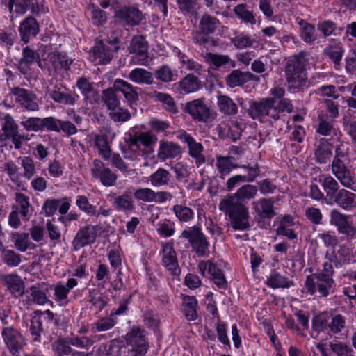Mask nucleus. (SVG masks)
Here are the masks:
<instances>
[{"label":"nucleus","mask_w":356,"mask_h":356,"mask_svg":"<svg viewBox=\"0 0 356 356\" xmlns=\"http://www.w3.org/2000/svg\"><path fill=\"white\" fill-rule=\"evenodd\" d=\"M308 57V54L300 52L287 60L284 72L289 90L295 92L309 86L306 68Z\"/></svg>","instance_id":"f257e3e1"},{"label":"nucleus","mask_w":356,"mask_h":356,"mask_svg":"<svg viewBox=\"0 0 356 356\" xmlns=\"http://www.w3.org/2000/svg\"><path fill=\"white\" fill-rule=\"evenodd\" d=\"M219 209L229 217L231 226L234 230L244 231L250 228L248 208L234 197L222 200Z\"/></svg>","instance_id":"f03ea898"},{"label":"nucleus","mask_w":356,"mask_h":356,"mask_svg":"<svg viewBox=\"0 0 356 356\" xmlns=\"http://www.w3.org/2000/svg\"><path fill=\"white\" fill-rule=\"evenodd\" d=\"M220 24V21L216 17L204 13L201 17L199 29L192 33L193 42L203 47L207 50L216 47L217 41L210 36V34L216 32Z\"/></svg>","instance_id":"7ed1b4c3"},{"label":"nucleus","mask_w":356,"mask_h":356,"mask_svg":"<svg viewBox=\"0 0 356 356\" xmlns=\"http://www.w3.org/2000/svg\"><path fill=\"white\" fill-rule=\"evenodd\" d=\"M157 140V137L151 132H141L130 138L129 149L136 158L143 156L147 159L152 156L154 152L152 146Z\"/></svg>","instance_id":"20e7f679"},{"label":"nucleus","mask_w":356,"mask_h":356,"mask_svg":"<svg viewBox=\"0 0 356 356\" xmlns=\"http://www.w3.org/2000/svg\"><path fill=\"white\" fill-rule=\"evenodd\" d=\"M181 237L188 241L193 252L198 257H204L209 253V243L200 226L194 225L183 230Z\"/></svg>","instance_id":"39448f33"},{"label":"nucleus","mask_w":356,"mask_h":356,"mask_svg":"<svg viewBox=\"0 0 356 356\" xmlns=\"http://www.w3.org/2000/svg\"><path fill=\"white\" fill-rule=\"evenodd\" d=\"M248 115L253 120H261L268 116L274 120H278L273 98H263L260 101L250 100L248 109Z\"/></svg>","instance_id":"423d86ee"},{"label":"nucleus","mask_w":356,"mask_h":356,"mask_svg":"<svg viewBox=\"0 0 356 356\" xmlns=\"http://www.w3.org/2000/svg\"><path fill=\"white\" fill-rule=\"evenodd\" d=\"M124 339L127 346L132 348L129 351L134 356H143L148 348V343L145 338V331L139 326H133L126 334Z\"/></svg>","instance_id":"0eeeda50"},{"label":"nucleus","mask_w":356,"mask_h":356,"mask_svg":"<svg viewBox=\"0 0 356 356\" xmlns=\"http://www.w3.org/2000/svg\"><path fill=\"white\" fill-rule=\"evenodd\" d=\"M305 286L310 294L318 292L321 296L327 297L330 290L334 288L335 282L334 280L327 279L313 273L307 277Z\"/></svg>","instance_id":"6e6552de"},{"label":"nucleus","mask_w":356,"mask_h":356,"mask_svg":"<svg viewBox=\"0 0 356 356\" xmlns=\"http://www.w3.org/2000/svg\"><path fill=\"white\" fill-rule=\"evenodd\" d=\"M1 336L4 343L13 356H19L20 351L26 344L25 339L15 328L11 326L2 329Z\"/></svg>","instance_id":"1a4fd4ad"},{"label":"nucleus","mask_w":356,"mask_h":356,"mask_svg":"<svg viewBox=\"0 0 356 356\" xmlns=\"http://www.w3.org/2000/svg\"><path fill=\"white\" fill-rule=\"evenodd\" d=\"M114 17L123 26L130 27L138 26L145 19L142 11L135 6H124L115 11Z\"/></svg>","instance_id":"9d476101"},{"label":"nucleus","mask_w":356,"mask_h":356,"mask_svg":"<svg viewBox=\"0 0 356 356\" xmlns=\"http://www.w3.org/2000/svg\"><path fill=\"white\" fill-rule=\"evenodd\" d=\"M149 49L148 42L143 35H138L132 38L130 45L128 47L130 54H134L138 56L133 57L132 63L138 65H147L149 63L147 52Z\"/></svg>","instance_id":"9b49d317"},{"label":"nucleus","mask_w":356,"mask_h":356,"mask_svg":"<svg viewBox=\"0 0 356 356\" xmlns=\"http://www.w3.org/2000/svg\"><path fill=\"white\" fill-rule=\"evenodd\" d=\"M184 112L190 115L193 120L200 122H207L211 115L210 108L204 98H198L187 102Z\"/></svg>","instance_id":"f8f14e48"},{"label":"nucleus","mask_w":356,"mask_h":356,"mask_svg":"<svg viewBox=\"0 0 356 356\" xmlns=\"http://www.w3.org/2000/svg\"><path fill=\"white\" fill-rule=\"evenodd\" d=\"M92 177L99 180L106 187L113 186L116 184L118 176L99 159H95L91 166Z\"/></svg>","instance_id":"ddd939ff"},{"label":"nucleus","mask_w":356,"mask_h":356,"mask_svg":"<svg viewBox=\"0 0 356 356\" xmlns=\"http://www.w3.org/2000/svg\"><path fill=\"white\" fill-rule=\"evenodd\" d=\"M350 159H340L333 158L331 169L332 173L346 188H351L355 181L349 169Z\"/></svg>","instance_id":"4468645a"},{"label":"nucleus","mask_w":356,"mask_h":356,"mask_svg":"<svg viewBox=\"0 0 356 356\" xmlns=\"http://www.w3.org/2000/svg\"><path fill=\"white\" fill-rule=\"evenodd\" d=\"M10 90L15 96V102L23 108L31 111L39 110L36 95L33 92L20 87L11 88Z\"/></svg>","instance_id":"2eb2a0df"},{"label":"nucleus","mask_w":356,"mask_h":356,"mask_svg":"<svg viewBox=\"0 0 356 356\" xmlns=\"http://www.w3.org/2000/svg\"><path fill=\"white\" fill-rule=\"evenodd\" d=\"M162 263L166 269L173 275H179L181 268L179 266L177 254L172 243L163 244L162 248Z\"/></svg>","instance_id":"dca6fc26"},{"label":"nucleus","mask_w":356,"mask_h":356,"mask_svg":"<svg viewBox=\"0 0 356 356\" xmlns=\"http://www.w3.org/2000/svg\"><path fill=\"white\" fill-rule=\"evenodd\" d=\"M97 230L95 226L87 225L81 227L76 233L72 244L76 250H79L86 245H90L95 241Z\"/></svg>","instance_id":"f3484780"},{"label":"nucleus","mask_w":356,"mask_h":356,"mask_svg":"<svg viewBox=\"0 0 356 356\" xmlns=\"http://www.w3.org/2000/svg\"><path fill=\"white\" fill-rule=\"evenodd\" d=\"M40 32V25L36 19L31 15L25 17L19 26L21 40L27 44L30 39L36 37Z\"/></svg>","instance_id":"a211bd4d"},{"label":"nucleus","mask_w":356,"mask_h":356,"mask_svg":"<svg viewBox=\"0 0 356 356\" xmlns=\"http://www.w3.org/2000/svg\"><path fill=\"white\" fill-rule=\"evenodd\" d=\"M325 258L330 262H332L337 268L342 267L345 264L350 263L353 258V254L349 248L344 245L339 246L338 250H332L331 252L327 251Z\"/></svg>","instance_id":"6ab92c4d"},{"label":"nucleus","mask_w":356,"mask_h":356,"mask_svg":"<svg viewBox=\"0 0 356 356\" xmlns=\"http://www.w3.org/2000/svg\"><path fill=\"white\" fill-rule=\"evenodd\" d=\"M113 88L120 92L129 104L136 103L139 99L140 88L122 79H116L113 81Z\"/></svg>","instance_id":"aec40b11"},{"label":"nucleus","mask_w":356,"mask_h":356,"mask_svg":"<svg viewBox=\"0 0 356 356\" xmlns=\"http://www.w3.org/2000/svg\"><path fill=\"white\" fill-rule=\"evenodd\" d=\"M275 198H261L252 202V208L257 215L263 220L271 219L276 216L274 204Z\"/></svg>","instance_id":"412c9836"},{"label":"nucleus","mask_w":356,"mask_h":356,"mask_svg":"<svg viewBox=\"0 0 356 356\" xmlns=\"http://www.w3.org/2000/svg\"><path fill=\"white\" fill-rule=\"evenodd\" d=\"M39 60V54L26 46L22 49V56L17 64V68L24 76L31 74V67Z\"/></svg>","instance_id":"4be33fe9"},{"label":"nucleus","mask_w":356,"mask_h":356,"mask_svg":"<svg viewBox=\"0 0 356 356\" xmlns=\"http://www.w3.org/2000/svg\"><path fill=\"white\" fill-rule=\"evenodd\" d=\"M180 139L188 146L189 154L191 157L195 159V163L197 166L203 164L205 162V157L202 154L203 146L200 143L197 142L193 137L184 132L180 136Z\"/></svg>","instance_id":"5701e85b"},{"label":"nucleus","mask_w":356,"mask_h":356,"mask_svg":"<svg viewBox=\"0 0 356 356\" xmlns=\"http://www.w3.org/2000/svg\"><path fill=\"white\" fill-rule=\"evenodd\" d=\"M0 280L5 283L10 293L16 298H20L26 292L24 282L16 274L0 275Z\"/></svg>","instance_id":"b1692460"},{"label":"nucleus","mask_w":356,"mask_h":356,"mask_svg":"<svg viewBox=\"0 0 356 356\" xmlns=\"http://www.w3.org/2000/svg\"><path fill=\"white\" fill-rule=\"evenodd\" d=\"M201 56L204 61L211 66L213 70H219L220 67L229 65L232 67H236V63L228 55L214 54L209 51H202Z\"/></svg>","instance_id":"393cba45"},{"label":"nucleus","mask_w":356,"mask_h":356,"mask_svg":"<svg viewBox=\"0 0 356 356\" xmlns=\"http://www.w3.org/2000/svg\"><path fill=\"white\" fill-rule=\"evenodd\" d=\"M26 299L24 301L29 305H44L48 302L53 305L47 296L45 291H42L39 284L31 286L25 292Z\"/></svg>","instance_id":"a878e982"},{"label":"nucleus","mask_w":356,"mask_h":356,"mask_svg":"<svg viewBox=\"0 0 356 356\" xmlns=\"http://www.w3.org/2000/svg\"><path fill=\"white\" fill-rule=\"evenodd\" d=\"M16 205H13L12 209L19 212L22 219L28 221L33 212V208L30 203L29 197L22 193L17 192L15 195Z\"/></svg>","instance_id":"bb28decb"},{"label":"nucleus","mask_w":356,"mask_h":356,"mask_svg":"<svg viewBox=\"0 0 356 356\" xmlns=\"http://www.w3.org/2000/svg\"><path fill=\"white\" fill-rule=\"evenodd\" d=\"M336 204L342 209L350 211L356 208V194L345 188H341L330 204Z\"/></svg>","instance_id":"cd10ccee"},{"label":"nucleus","mask_w":356,"mask_h":356,"mask_svg":"<svg viewBox=\"0 0 356 356\" xmlns=\"http://www.w3.org/2000/svg\"><path fill=\"white\" fill-rule=\"evenodd\" d=\"M323 54L327 56L338 69L344 54L343 44L339 41H334L328 44L323 49Z\"/></svg>","instance_id":"c85d7f7f"},{"label":"nucleus","mask_w":356,"mask_h":356,"mask_svg":"<svg viewBox=\"0 0 356 356\" xmlns=\"http://www.w3.org/2000/svg\"><path fill=\"white\" fill-rule=\"evenodd\" d=\"M319 181L321 183L324 192L325 193V198L330 203L341 189L340 188L339 184L330 175H321Z\"/></svg>","instance_id":"c756f323"},{"label":"nucleus","mask_w":356,"mask_h":356,"mask_svg":"<svg viewBox=\"0 0 356 356\" xmlns=\"http://www.w3.org/2000/svg\"><path fill=\"white\" fill-rule=\"evenodd\" d=\"M92 52L98 64H107L113 57L112 49L101 40H95Z\"/></svg>","instance_id":"7c9ffc66"},{"label":"nucleus","mask_w":356,"mask_h":356,"mask_svg":"<svg viewBox=\"0 0 356 356\" xmlns=\"http://www.w3.org/2000/svg\"><path fill=\"white\" fill-rule=\"evenodd\" d=\"M181 153V147L173 142L161 140L158 151V158L163 161L176 158Z\"/></svg>","instance_id":"2f4dec72"},{"label":"nucleus","mask_w":356,"mask_h":356,"mask_svg":"<svg viewBox=\"0 0 356 356\" xmlns=\"http://www.w3.org/2000/svg\"><path fill=\"white\" fill-rule=\"evenodd\" d=\"M181 93L189 94L197 91L201 88V81L193 74H188L175 83Z\"/></svg>","instance_id":"473e14b6"},{"label":"nucleus","mask_w":356,"mask_h":356,"mask_svg":"<svg viewBox=\"0 0 356 356\" xmlns=\"http://www.w3.org/2000/svg\"><path fill=\"white\" fill-rule=\"evenodd\" d=\"M77 88L90 104L97 103L99 100V92L94 88L93 83L89 81L86 77H81L76 82Z\"/></svg>","instance_id":"72a5a7b5"},{"label":"nucleus","mask_w":356,"mask_h":356,"mask_svg":"<svg viewBox=\"0 0 356 356\" xmlns=\"http://www.w3.org/2000/svg\"><path fill=\"white\" fill-rule=\"evenodd\" d=\"M113 86L102 90V102L108 111L116 110L120 106V97Z\"/></svg>","instance_id":"f704fd0d"},{"label":"nucleus","mask_w":356,"mask_h":356,"mask_svg":"<svg viewBox=\"0 0 356 356\" xmlns=\"http://www.w3.org/2000/svg\"><path fill=\"white\" fill-rule=\"evenodd\" d=\"M129 80L140 85H151L154 82L153 74L144 68H135L128 76Z\"/></svg>","instance_id":"c9c22d12"},{"label":"nucleus","mask_w":356,"mask_h":356,"mask_svg":"<svg viewBox=\"0 0 356 356\" xmlns=\"http://www.w3.org/2000/svg\"><path fill=\"white\" fill-rule=\"evenodd\" d=\"M219 111L226 115H235L238 113V106L228 95H220L217 97Z\"/></svg>","instance_id":"e433bc0d"},{"label":"nucleus","mask_w":356,"mask_h":356,"mask_svg":"<svg viewBox=\"0 0 356 356\" xmlns=\"http://www.w3.org/2000/svg\"><path fill=\"white\" fill-rule=\"evenodd\" d=\"M12 241L14 243L15 248L22 252H24L27 250H34L36 248V245L29 240L28 233H13Z\"/></svg>","instance_id":"4c0bfd02"},{"label":"nucleus","mask_w":356,"mask_h":356,"mask_svg":"<svg viewBox=\"0 0 356 356\" xmlns=\"http://www.w3.org/2000/svg\"><path fill=\"white\" fill-rule=\"evenodd\" d=\"M234 158L231 156H218L216 157V166L220 175V177L229 175L232 169L238 168V165L234 163Z\"/></svg>","instance_id":"58836bf2"},{"label":"nucleus","mask_w":356,"mask_h":356,"mask_svg":"<svg viewBox=\"0 0 356 356\" xmlns=\"http://www.w3.org/2000/svg\"><path fill=\"white\" fill-rule=\"evenodd\" d=\"M197 300L195 296H184L182 312L188 321H194L197 318Z\"/></svg>","instance_id":"ea45409f"},{"label":"nucleus","mask_w":356,"mask_h":356,"mask_svg":"<svg viewBox=\"0 0 356 356\" xmlns=\"http://www.w3.org/2000/svg\"><path fill=\"white\" fill-rule=\"evenodd\" d=\"M65 90H66L65 88L62 90L60 88H55L50 92V97L57 103L70 106L74 105L78 95L65 92Z\"/></svg>","instance_id":"a19ab883"},{"label":"nucleus","mask_w":356,"mask_h":356,"mask_svg":"<svg viewBox=\"0 0 356 356\" xmlns=\"http://www.w3.org/2000/svg\"><path fill=\"white\" fill-rule=\"evenodd\" d=\"M3 170L8 176L10 180L15 186L20 187L22 184V175L19 167L13 160L8 161L3 164Z\"/></svg>","instance_id":"79ce46f5"},{"label":"nucleus","mask_w":356,"mask_h":356,"mask_svg":"<svg viewBox=\"0 0 356 356\" xmlns=\"http://www.w3.org/2000/svg\"><path fill=\"white\" fill-rule=\"evenodd\" d=\"M154 75L157 80L165 83L175 81L178 78L177 71L166 64L160 66Z\"/></svg>","instance_id":"37998d69"},{"label":"nucleus","mask_w":356,"mask_h":356,"mask_svg":"<svg viewBox=\"0 0 356 356\" xmlns=\"http://www.w3.org/2000/svg\"><path fill=\"white\" fill-rule=\"evenodd\" d=\"M94 144L99 150V154L104 160H108L111 158V148L108 145V136L106 134H95Z\"/></svg>","instance_id":"c03bdc74"},{"label":"nucleus","mask_w":356,"mask_h":356,"mask_svg":"<svg viewBox=\"0 0 356 356\" xmlns=\"http://www.w3.org/2000/svg\"><path fill=\"white\" fill-rule=\"evenodd\" d=\"M268 285L273 288H289L293 285V282L288 277L281 275L276 270H273L267 280Z\"/></svg>","instance_id":"a18cd8bd"},{"label":"nucleus","mask_w":356,"mask_h":356,"mask_svg":"<svg viewBox=\"0 0 356 356\" xmlns=\"http://www.w3.org/2000/svg\"><path fill=\"white\" fill-rule=\"evenodd\" d=\"M172 175L167 170L159 168L149 176V181L154 187H161L168 185Z\"/></svg>","instance_id":"49530a36"},{"label":"nucleus","mask_w":356,"mask_h":356,"mask_svg":"<svg viewBox=\"0 0 356 356\" xmlns=\"http://www.w3.org/2000/svg\"><path fill=\"white\" fill-rule=\"evenodd\" d=\"M30 0H9L6 6L10 14V19H13L18 15H24L29 10Z\"/></svg>","instance_id":"de8ad7c7"},{"label":"nucleus","mask_w":356,"mask_h":356,"mask_svg":"<svg viewBox=\"0 0 356 356\" xmlns=\"http://www.w3.org/2000/svg\"><path fill=\"white\" fill-rule=\"evenodd\" d=\"M20 165L22 168V177L31 180L37 173L35 162L30 156H24L20 158Z\"/></svg>","instance_id":"09e8293b"},{"label":"nucleus","mask_w":356,"mask_h":356,"mask_svg":"<svg viewBox=\"0 0 356 356\" xmlns=\"http://www.w3.org/2000/svg\"><path fill=\"white\" fill-rule=\"evenodd\" d=\"M258 192V188L254 185L245 184L239 188L237 191L230 197H234L239 202L244 200H252L254 199Z\"/></svg>","instance_id":"8fccbe9b"},{"label":"nucleus","mask_w":356,"mask_h":356,"mask_svg":"<svg viewBox=\"0 0 356 356\" xmlns=\"http://www.w3.org/2000/svg\"><path fill=\"white\" fill-rule=\"evenodd\" d=\"M113 206L116 209L121 211H129L134 209V201L130 195L124 193L115 198Z\"/></svg>","instance_id":"3c124183"},{"label":"nucleus","mask_w":356,"mask_h":356,"mask_svg":"<svg viewBox=\"0 0 356 356\" xmlns=\"http://www.w3.org/2000/svg\"><path fill=\"white\" fill-rule=\"evenodd\" d=\"M321 140L320 145L315 149L314 155L316 161L321 164H327L331 161L332 152L329 147L323 143Z\"/></svg>","instance_id":"603ef678"},{"label":"nucleus","mask_w":356,"mask_h":356,"mask_svg":"<svg viewBox=\"0 0 356 356\" xmlns=\"http://www.w3.org/2000/svg\"><path fill=\"white\" fill-rule=\"evenodd\" d=\"M117 323L116 318L110 315L102 317L92 325V330L95 332H105L113 328Z\"/></svg>","instance_id":"864d4df0"},{"label":"nucleus","mask_w":356,"mask_h":356,"mask_svg":"<svg viewBox=\"0 0 356 356\" xmlns=\"http://www.w3.org/2000/svg\"><path fill=\"white\" fill-rule=\"evenodd\" d=\"M300 25L301 26V39L307 44H313L316 39L314 26L303 20L300 22Z\"/></svg>","instance_id":"5fc2aeb1"},{"label":"nucleus","mask_w":356,"mask_h":356,"mask_svg":"<svg viewBox=\"0 0 356 356\" xmlns=\"http://www.w3.org/2000/svg\"><path fill=\"white\" fill-rule=\"evenodd\" d=\"M172 211L180 222H189L194 217V211L185 205L175 204Z\"/></svg>","instance_id":"6e6d98bb"},{"label":"nucleus","mask_w":356,"mask_h":356,"mask_svg":"<svg viewBox=\"0 0 356 356\" xmlns=\"http://www.w3.org/2000/svg\"><path fill=\"white\" fill-rule=\"evenodd\" d=\"M154 97L156 100L162 103L163 106L167 111L172 113L177 112L175 102L170 95L161 92H155Z\"/></svg>","instance_id":"4d7b16f0"},{"label":"nucleus","mask_w":356,"mask_h":356,"mask_svg":"<svg viewBox=\"0 0 356 356\" xmlns=\"http://www.w3.org/2000/svg\"><path fill=\"white\" fill-rule=\"evenodd\" d=\"M319 124L317 132L323 136L331 134L333 127V120L330 119L327 114H320L318 115Z\"/></svg>","instance_id":"13d9d810"},{"label":"nucleus","mask_w":356,"mask_h":356,"mask_svg":"<svg viewBox=\"0 0 356 356\" xmlns=\"http://www.w3.org/2000/svg\"><path fill=\"white\" fill-rule=\"evenodd\" d=\"M234 13L236 15L245 23L255 24L257 21L252 12L248 10L244 4H238L235 6Z\"/></svg>","instance_id":"bf43d9fd"},{"label":"nucleus","mask_w":356,"mask_h":356,"mask_svg":"<svg viewBox=\"0 0 356 356\" xmlns=\"http://www.w3.org/2000/svg\"><path fill=\"white\" fill-rule=\"evenodd\" d=\"M329 346L336 356H354L352 348L341 341L330 342Z\"/></svg>","instance_id":"052dcab7"},{"label":"nucleus","mask_w":356,"mask_h":356,"mask_svg":"<svg viewBox=\"0 0 356 356\" xmlns=\"http://www.w3.org/2000/svg\"><path fill=\"white\" fill-rule=\"evenodd\" d=\"M55 70L64 69L68 70L72 63V60L69 58L65 54H53L50 58Z\"/></svg>","instance_id":"680f3d73"},{"label":"nucleus","mask_w":356,"mask_h":356,"mask_svg":"<svg viewBox=\"0 0 356 356\" xmlns=\"http://www.w3.org/2000/svg\"><path fill=\"white\" fill-rule=\"evenodd\" d=\"M179 9L186 15H194L198 9L197 0H177Z\"/></svg>","instance_id":"e2e57ef3"},{"label":"nucleus","mask_w":356,"mask_h":356,"mask_svg":"<svg viewBox=\"0 0 356 356\" xmlns=\"http://www.w3.org/2000/svg\"><path fill=\"white\" fill-rule=\"evenodd\" d=\"M43 332L42 323L40 317L33 316L31 320L29 332L33 341L40 342L41 333Z\"/></svg>","instance_id":"0e129e2a"},{"label":"nucleus","mask_w":356,"mask_h":356,"mask_svg":"<svg viewBox=\"0 0 356 356\" xmlns=\"http://www.w3.org/2000/svg\"><path fill=\"white\" fill-rule=\"evenodd\" d=\"M70 341L63 338H59L52 344V350L58 356L68 355L72 352Z\"/></svg>","instance_id":"69168bd1"},{"label":"nucleus","mask_w":356,"mask_h":356,"mask_svg":"<svg viewBox=\"0 0 356 356\" xmlns=\"http://www.w3.org/2000/svg\"><path fill=\"white\" fill-rule=\"evenodd\" d=\"M225 81L229 88L243 86L245 84L243 72L239 70H233L227 76Z\"/></svg>","instance_id":"338daca9"},{"label":"nucleus","mask_w":356,"mask_h":356,"mask_svg":"<svg viewBox=\"0 0 356 356\" xmlns=\"http://www.w3.org/2000/svg\"><path fill=\"white\" fill-rule=\"evenodd\" d=\"M126 346L122 340L115 339L109 342L106 349V355L108 356H120L125 351Z\"/></svg>","instance_id":"774afa93"}]
</instances>
